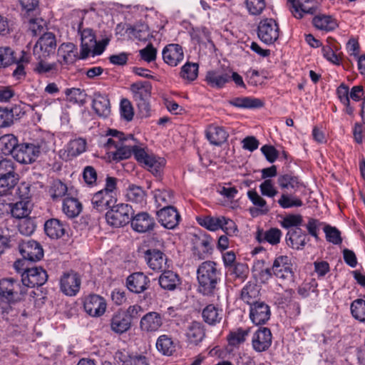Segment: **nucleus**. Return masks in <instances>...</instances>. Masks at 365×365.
<instances>
[{
	"label": "nucleus",
	"instance_id": "obj_20",
	"mask_svg": "<svg viewBox=\"0 0 365 365\" xmlns=\"http://www.w3.org/2000/svg\"><path fill=\"white\" fill-rule=\"evenodd\" d=\"M130 319L123 310L116 312L110 319V328L116 334H123L131 327Z\"/></svg>",
	"mask_w": 365,
	"mask_h": 365
},
{
	"label": "nucleus",
	"instance_id": "obj_64",
	"mask_svg": "<svg viewBox=\"0 0 365 365\" xmlns=\"http://www.w3.org/2000/svg\"><path fill=\"white\" fill-rule=\"evenodd\" d=\"M11 160L4 159L0 161V177L17 175Z\"/></svg>",
	"mask_w": 365,
	"mask_h": 365
},
{
	"label": "nucleus",
	"instance_id": "obj_38",
	"mask_svg": "<svg viewBox=\"0 0 365 365\" xmlns=\"http://www.w3.org/2000/svg\"><path fill=\"white\" fill-rule=\"evenodd\" d=\"M312 22L317 29L326 31H333L337 26L336 21L331 16H316Z\"/></svg>",
	"mask_w": 365,
	"mask_h": 365
},
{
	"label": "nucleus",
	"instance_id": "obj_33",
	"mask_svg": "<svg viewBox=\"0 0 365 365\" xmlns=\"http://www.w3.org/2000/svg\"><path fill=\"white\" fill-rule=\"evenodd\" d=\"M36 46L43 52L44 56H49L53 53L56 47L55 35L51 32L45 33L37 41Z\"/></svg>",
	"mask_w": 365,
	"mask_h": 365
},
{
	"label": "nucleus",
	"instance_id": "obj_7",
	"mask_svg": "<svg viewBox=\"0 0 365 365\" xmlns=\"http://www.w3.org/2000/svg\"><path fill=\"white\" fill-rule=\"evenodd\" d=\"M292 264L291 259L287 256H279L277 257L272 267L273 274L282 279L292 280L294 277V272L292 271Z\"/></svg>",
	"mask_w": 365,
	"mask_h": 365
},
{
	"label": "nucleus",
	"instance_id": "obj_42",
	"mask_svg": "<svg viewBox=\"0 0 365 365\" xmlns=\"http://www.w3.org/2000/svg\"><path fill=\"white\" fill-rule=\"evenodd\" d=\"M24 19L39 15L38 0H20Z\"/></svg>",
	"mask_w": 365,
	"mask_h": 365
},
{
	"label": "nucleus",
	"instance_id": "obj_4",
	"mask_svg": "<svg viewBox=\"0 0 365 365\" xmlns=\"http://www.w3.org/2000/svg\"><path fill=\"white\" fill-rule=\"evenodd\" d=\"M279 35V25L274 19L267 18L260 21L257 27V36L262 42L272 44L278 39Z\"/></svg>",
	"mask_w": 365,
	"mask_h": 365
},
{
	"label": "nucleus",
	"instance_id": "obj_58",
	"mask_svg": "<svg viewBox=\"0 0 365 365\" xmlns=\"http://www.w3.org/2000/svg\"><path fill=\"white\" fill-rule=\"evenodd\" d=\"M302 221L303 219L301 215L289 214L284 217L281 225L283 227L290 230L293 228L292 227H298L299 225H302Z\"/></svg>",
	"mask_w": 365,
	"mask_h": 365
},
{
	"label": "nucleus",
	"instance_id": "obj_29",
	"mask_svg": "<svg viewBox=\"0 0 365 365\" xmlns=\"http://www.w3.org/2000/svg\"><path fill=\"white\" fill-rule=\"evenodd\" d=\"M135 101L140 100H150L151 96L152 86L148 81H138L130 86Z\"/></svg>",
	"mask_w": 365,
	"mask_h": 365
},
{
	"label": "nucleus",
	"instance_id": "obj_53",
	"mask_svg": "<svg viewBox=\"0 0 365 365\" xmlns=\"http://www.w3.org/2000/svg\"><path fill=\"white\" fill-rule=\"evenodd\" d=\"M249 331V329L243 330L242 329L240 328L236 331L231 332L227 337L229 344L232 346H237L244 342L245 340V336H247Z\"/></svg>",
	"mask_w": 365,
	"mask_h": 365
},
{
	"label": "nucleus",
	"instance_id": "obj_54",
	"mask_svg": "<svg viewBox=\"0 0 365 365\" xmlns=\"http://www.w3.org/2000/svg\"><path fill=\"white\" fill-rule=\"evenodd\" d=\"M14 62V51L9 47L0 48V67H6Z\"/></svg>",
	"mask_w": 365,
	"mask_h": 365
},
{
	"label": "nucleus",
	"instance_id": "obj_19",
	"mask_svg": "<svg viewBox=\"0 0 365 365\" xmlns=\"http://www.w3.org/2000/svg\"><path fill=\"white\" fill-rule=\"evenodd\" d=\"M163 58L168 65L176 66L184 58L182 46L179 44L168 45L163 51Z\"/></svg>",
	"mask_w": 365,
	"mask_h": 365
},
{
	"label": "nucleus",
	"instance_id": "obj_11",
	"mask_svg": "<svg viewBox=\"0 0 365 365\" xmlns=\"http://www.w3.org/2000/svg\"><path fill=\"white\" fill-rule=\"evenodd\" d=\"M84 309L91 317L103 315L106 309L105 299L97 294L89 295L84 302Z\"/></svg>",
	"mask_w": 365,
	"mask_h": 365
},
{
	"label": "nucleus",
	"instance_id": "obj_57",
	"mask_svg": "<svg viewBox=\"0 0 365 365\" xmlns=\"http://www.w3.org/2000/svg\"><path fill=\"white\" fill-rule=\"evenodd\" d=\"M29 23V30L34 36L39 35L43 29L45 25L43 20L37 16H30L26 18Z\"/></svg>",
	"mask_w": 365,
	"mask_h": 365
},
{
	"label": "nucleus",
	"instance_id": "obj_14",
	"mask_svg": "<svg viewBox=\"0 0 365 365\" xmlns=\"http://www.w3.org/2000/svg\"><path fill=\"white\" fill-rule=\"evenodd\" d=\"M149 284V278L140 272L130 274L126 279L128 289L130 292L136 294L142 293L146 290Z\"/></svg>",
	"mask_w": 365,
	"mask_h": 365
},
{
	"label": "nucleus",
	"instance_id": "obj_46",
	"mask_svg": "<svg viewBox=\"0 0 365 365\" xmlns=\"http://www.w3.org/2000/svg\"><path fill=\"white\" fill-rule=\"evenodd\" d=\"M65 94L68 97L71 102L78 103L81 106H83L86 103V93L80 88H67L65 91Z\"/></svg>",
	"mask_w": 365,
	"mask_h": 365
},
{
	"label": "nucleus",
	"instance_id": "obj_37",
	"mask_svg": "<svg viewBox=\"0 0 365 365\" xmlns=\"http://www.w3.org/2000/svg\"><path fill=\"white\" fill-rule=\"evenodd\" d=\"M229 103L235 107L243 108H257L264 106L263 101L260 99L250 97L235 98Z\"/></svg>",
	"mask_w": 365,
	"mask_h": 365
},
{
	"label": "nucleus",
	"instance_id": "obj_56",
	"mask_svg": "<svg viewBox=\"0 0 365 365\" xmlns=\"http://www.w3.org/2000/svg\"><path fill=\"white\" fill-rule=\"evenodd\" d=\"M154 197L159 207H164L172 202L173 195L169 190H157L155 191Z\"/></svg>",
	"mask_w": 365,
	"mask_h": 365
},
{
	"label": "nucleus",
	"instance_id": "obj_48",
	"mask_svg": "<svg viewBox=\"0 0 365 365\" xmlns=\"http://www.w3.org/2000/svg\"><path fill=\"white\" fill-rule=\"evenodd\" d=\"M287 1L292 4V9L291 11L297 19L302 18L303 13L313 14L317 11V7H307L302 4H296L295 0H288Z\"/></svg>",
	"mask_w": 365,
	"mask_h": 365
},
{
	"label": "nucleus",
	"instance_id": "obj_1",
	"mask_svg": "<svg viewBox=\"0 0 365 365\" xmlns=\"http://www.w3.org/2000/svg\"><path fill=\"white\" fill-rule=\"evenodd\" d=\"M213 261H205L201 263L197 270L198 291L205 296H213L218 289L220 282V272Z\"/></svg>",
	"mask_w": 365,
	"mask_h": 365
},
{
	"label": "nucleus",
	"instance_id": "obj_23",
	"mask_svg": "<svg viewBox=\"0 0 365 365\" xmlns=\"http://www.w3.org/2000/svg\"><path fill=\"white\" fill-rule=\"evenodd\" d=\"M185 334L190 344L197 345L205 336L204 325L200 322L193 321L187 325Z\"/></svg>",
	"mask_w": 365,
	"mask_h": 365
},
{
	"label": "nucleus",
	"instance_id": "obj_18",
	"mask_svg": "<svg viewBox=\"0 0 365 365\" xmlns=\"http://www.w3.org/2000/svg\"><path fill=\"white\" fill-rule=\"evenodd\" d=\"M272 343V334L269 329L267 327L259 328L254 334L252 338V346L257 351H266Z\"/></svg>",
	"mask_w": 365,
	"mask_h": 365
},
{
	"label": "nucleus",
	"instance_id": "obj_2",
	"mask_svg": "<svg viewBox=\"0 0 365 365\" xmlns=\"http://www.w3.org/2000/svg\"><path fill=\"white\" fill-rule=\"evenodd\" d=\"M134 215L132 207L128 204L113 205L106 214V219L110 225L115 227H123L130 222Z\"/></svg>",
	"mask_w": 365,
	"mask_h": 365
},
{
	"label": "nucleus",
	"instance_id": "obj_21",
	"mask_svg": "<svg viewBox=\"0 0 365 365\" xmlns=\"http://www.w3.org/2000/svg\"><path fill=\"white\" fill-rule=\"evenodd\" d=\"M116 198L113 195H109L102 190L95 193L91 199L93 207L101 212L110 209L113 205L116 203Z\"/></svg>",
	"mask_w": 365,
	"mask_h": 365
},
{
	"label": "nucleus",
	"instance_id": "obj_13",
	"mask_svg": "<svg viewBox=\"0 0 365 365\" xmlns=\"http://www.w3.org/2000/svg\"><path fill=\"white\" fill-rule=\"evenodd\" d=\"M163 317L157 312H150L140 319V328L143 331L151 333L157 331L163 325Z\"/></svg>",
	"mask_w": 365,
	"mask_h": 365
},
{
	"label": "nucleus",
	"instance_id": "obj_10",
	"mask_svg": "<svg viewBox=\"0 0 365 365\" xmlns=\"http://www.w3.org/2000/svg\"><path fill=\"white\" fill-rule=\"evenodd\" d=\"M61 290L68 296H74L79 291L81 278L73 271L64 273L60 282Z\"/></svg>",
	"mask_w": 365,
	"mask_h": 365
},
{
	"label": "nucleus",
	"instance_id": "obj_17",
	"mask_svg": "<svg viewBox=\"0 0 365 365\" xmlns=\"http://www.w3.org/2000/svg\"><path fill=\"white\" fill-rule=\"evenodd\" d=\"M81 24L79 25L78 32L81 34V59H86L91 52V48L96 43V35L91 29H81Z\"/></svg>",
	"mask_w": 365,
	"mask_h": 365
},
{
	"label": "nucleus",
	"instance_id": "obj_6",
	"mask_svg": "<svg viewBox=\"0 0 365 365\" xmlns=\"http://www.w3.org/2000/svg\"><path fill=\"white\" fill-rule=\"evenodd\" d=\"M47 280V272L41 267H30V269H26L24 274H21V282L24 287H41Z\"/></svg>",
	"mask_w": 365,
	"mask_h": 365
},
{
	"label": "nucleus",
	"instance_id": "obj_8",
	"mask_svg": "<svg viewBox=\"0 0 365 365\" xmlns=\"http://www.w3.org/2000/svg\"><path fill=\"white\" fill-rule=\"evenodd\" d=\"M19 250L23 258L28 259V261L36 262L43 256L41 245L34 240L22 241L19 244Z\"/></svg>",
	"mask_w": 365,
	"mask_h": 365
},
{
	"label": "nucleus",
	"instance_id": "obj_44",
	"mask_svg": "<svg viewBox=\"0 0 365 365\" xmlns=\"http://www.w3.org/2000/svg\"><path fill=\"white\" fill-rule=\"evenodd\" d=\"M277 202L284 209L301 207L303 205L302 201L299 198L292 196L288 194V192L282 194Z\"/></svg>",
	"mask_w": 365,
	"mask_h": 365
},
{
	"label": "nucleus",
	"instance_id": "obj_41",
	"mask_svg": "<svg viewBox=\"0 0 365 365\" xmlns=\"http://www.w3.org/2000/svg\"><path fill=\"white\" fill-rule=\"evenodd\" d=\"M145 165L153 175L160 178L165 165V160L162 158H156L155 156L152 155L148 158V160H147Z\"/></svg>",
	"mask_w": 365,
	"mask_h": 365
},
{
	"label": "nucleus",
	"instance_id": "obj_12",
	"mask_svg": "<svg viewBox=\"0 0 365 365\" xmlns=\"http://www.w3.org/2000/svg\"><path fill=\"white\" fill-rule=\"evenodd\" d=\"M231 78V70L228 68H217L207 73L205 80L212 87L222 88Z\"/></svg>",
	"mask_w": 365,
	"mask_h": 365
},
{
	"label": "nucleus",
	"instance_id": "obj_36",
	"mask_svg": "<svg viewBox=\"0 0 365 365\" xmlns=\"http://www.w3.org/2000/svg\"><path fill=\"white\" fill-rule=\"evenodd\" d=\"M156 348L158 351L165 356H171L175 351V345L168 335H160L156 341Z\"/></svg>",
	"mask_w": 365,
	"mask_h": 365
},
{
	"label": "nucleus",
	"instance_id": "obj_61",
	"mask_svg": "<svg viewBox=\"0 0 365 365\" xmlns=\"http://www.w3.org/2000/svg\"><path fill=\"white\" fill-rule=\"evenodd\" d=\"M282 232L279 229L272 227L264 232V240L272 245H277L280 242Z\"/></svg>",
	"mask_w": 365,
	"mask_h": 365
},
{
	"label": "nucleus",
	"instance_id": "obj_25",
	"mask_svg": "<svg viewBox=\"0 0 365 365\" xmlns=\"http://www.w3.org/2000/svg\"><path fill=\"white\" fill-rule=\"evenodd\" d=\"M159 284L163 289L173 291L181 284V281L177 273L167 270L159 277Z\"/></svg>",
	"mask_w": 365,
	"mask_h": 365
},
{
	"label": "nucleus",
	"instance_id": "obj_32",
	"mask_svg": "<svg viewBox=\"0 0 365 365\" xmlns=\"http://www.w3.org/2000/svg\"><path fill=\"white\" fill-rule=\"evenodd\" d=\"M206 137L211 144L220 145L227 140L228 134L222 127L210 126L206 131Z\"/></svg>",
	"mask_w": 365,
	"mask_h": 365
},
{
	"label": "nucleus",
	"instance_id": "obj_3",
	"mask_svg": "<svg viewBox=\"0 0 365 365\" xmlns=\"http://www.w3.org/2000/svg\"><path fill=\"white\" fill-rule=\"evenodd\" d=\"M26 293V288L21 286L14 278H4L0 280V297L9 302L21 300Z\"/></svg>",
	"mask_w": 365,
	"mask_h": 365
},
{
	"label": "nucleus",
	"instance_id": "obj_27",
	"mask_svg": "<svg viewBox=\"0 0 365 365\" xmlns=\"http://www.w3.org/2000/svg\"><path fill=\"white\" fill-rule=\"evenodd\" d=\"M6 205L9 207L11 215L19 220L29 217L33 206L30 200H20Z\"/></svg>",
	"mask_w": 365,
	"mask_h": 365
},
{
	"label": "nucleus",
	"instance_id": "obj_28",
	"mask_svg": "<svg viewBox=\"0 0 365 365\" xmlns=\"http://www.w3.org/2000/svg\"><path fill=\"white\" fill-rule=\"evenodd\" d=\"M249 199L256 207H250V212L252 216L265 215L269 212L266 201L254 190L247 192Z\"/></svg>",
	"mask_w": 365,
	"mask_h": 365
},
{
	"label": "nucleus",
	"instance_id": "obj_35",
	"mask_svg": "<svg viewBox=\"0 0 365 365\" xmlns=\"http://www.w3.org/2000/svg\"><path fill=\"white\" fill-rule=\"evenodd\" d=\"M19 145L18 140L12 134H6L0 137V150L4 155L14 154V150Z\"/></svg>",
	"mask_w": 365,
	"mask_h": 365
},
{
	"label": "nucleus",
	"instance_id": "obj_31",
	"mask_svg": "<svg viewBox=\"0 0 365 365\" xmlns=\"http://www.w3.org/2000/svg\"><path fill=\"white\" fill-rule=\"evenodd\" d=\"M93 108L99 116H108L110 112V101L106 96L99 93L94 94Z\"/></svg>",
	"mask_w": 365,
	"mask_h": 365
},
{
	"label": "nucleus",
	"instance_id": "obj_45",
	"mask_svg": "<svg viewBox=\"0 0 365 365\" xmlns=\"http://www.w3.org/2000/svg\"><path fill=\"white\" fill-rule=\"evenodd\" d=\"M352 316L360 322H365V300L357 299L351 304Z\"/></svg>",
	"mask_w": 365,
	"mask_h": 365
},
{
	"label": "nucleus",
	"instance_id": "obj_52",
	"mask_svg": "<svg viewBox=\"0 0 365 365\" xmlns=\"http://www.w3.org/2000/svg\"><path fill=\"white\" fill-rule=\"evenodd\" d=\"M324 231L326 234V238L327 241L334 245H339L342 242L341 232L336 227H331L330 225H325L324 227Z\"/></svg>",
	"mask_w": 365,
	"mask_h": 365
},
{
	"label": "nucleus",
	"instance_id": "obj_22",
	"mask_svg": "<svg viewBox=\"0 0 365 365\" xmlns=\"http://www.w3.org/2000/svg\"><path fill=\"white\" fill-rule=\"evenodd\" d=\"M286 241L289 247L300 250L307 243V235L299 227L291 228L287 234Z\"/></svg>",
	"mask_w": 365,
	"mask_h": 365
},
{
	"label": "nucleus",
	"instance_id": "obj_50",
	"mask_svg": "<svg viewBox=\"0 0 365 365\" xmlns=\"http://www.w3.org/2000/svg\"><path fill=\"white\" fill-rule=\"evenodd\" d=\"M36 227L34 220L26 217L21 220L18 225L19 231L21 234L30 236L34 233Z\"/></svg>",
	"mask_w": 365,
	"mask_h": 365
},
{
	"label": "nucleus",
	"instance_id": "obj_5",
	"mask_svg": "<svg viewBox=\"0 0 365 365\" xmlns=\"http://www.w3.org/2000/svg\"><path fill=\"white\" fill-rule=\"evenodd\" d=\"M41 153L39 145L33 143L19 144L14 150V158L22 164H30L34 162Z\"/></svg>",
	"mask_w": 365,
	"mask_h": 365
},
{
	"label": "nucleus",
	"instance_id": "obj_62",
	"mask_svg": "<svg viewBox=\"0 0 365 365\" xmlns=\"http://www.w3.org/2000/svg\"><path fill=\"white\" fill-rule=\"evenodd\" d=\"M139 53L143 60L150 63L155 60L157 50L153 47L152 43H148L145 48L140 50Z\"/></svg>",
	"mask_w": 365,
	"mask_h": 365
},
{
	"label": "nucleus",
	"instance_id": "obj_47",
	"mask_svg": "<svg viewBox=\"0 0 365 365\" xmlns=\"http://www.w3.org/2000/svg\"><path fill=\"white\" fill-rule=\"evenodd\" d=\"M68 188L66 184L60 180H55L53 181L50 189L49 193L53 200L62 197L67 192Z\"/></svg>",
	"mask_w": 365,
	"mask_h": 365
},
{
	"label": "nucleus",
	"instance_id": "obj_51",
	"mask_svg": "<svg viewBox=\"0 0 365 365\" xmlns=\"http://www.w3.org/2000/svg\"><path fill=\"white\" fill-rule=\"evenodd\" d=\"M86 142L82 138L71 140L68 145V153L71 156H77L86 150Z\"/></svg>",
	"mask_w": 365,
	"mask_h": 365
},
{
	"label": "nucleus",
	"instance_id": "obj_40",
	"mask_svg": "<svg viewBox=\"0 0 365 365\" xmlns=\"http://www.w3.org/2000/svg\"><path fill=\"white\" fill-rule=\"evenodd\" d=\"M81 208V204L76 198L67 197L63 201V211L70 218L78 215Z\"/></svg>",
	"mask_w": 365,
	"mask_h": 365
},
{
	"label": "nucleus",
	"instance_id": "obj_34",
	"mask_svg": "<svg viewBox=\"0 0 365 365\" xmlns=\"http://www.w3.org/2000/svg\"><path fill=\"white\" fill-rule=\"evenodd\" d=\"M125 141H122L120 143L115 144L116 150L109 153V157L113 161L119 162L125 159H128L132 155L131 144H125Z\"/></svg>",
	"mask_w": 365,
	"mask_h": 365
},
{
	"label": "nucleus",
	"instance_id": "obj_30",
	"mask_svg": "<svg viewBox=\"0 0 365 365\" xmlns=\"http://www.w3.org/2000/svg\"><path fill=\"white\" fill-rule=\"evenodd\" d=\"M277 182L281 189L286 190L287 192L288 191L290 192H295L303 185V183L299 181V178L292 173L279 175Z\"/></svg>",
	"mask_w": 365,
	"mask_h": 365
},
{
	"label": "nucleus",
	"instance_id": "obj_9",
	"mask_svg": "<svg viewBox=\"0 0 365 365\" xmlns=\"http://www.w3.org/2000/svg\"><path fill=\"white\" fill-rule=\"evenodd\" d=\"M158 222L167 229H173L179 223L180 215L171 205H166L157 212Z\"/></svg>",
	"mask_w": 365,
	"mask_h": 365
},
{
	"label": "nucleus",
	"instance_id": "obj_55",
	"mask_svg": "<svg viewBox=\"0 0 365 365\" xmlns=\"http://www.w3.org/2000/svg\"><path fill=\"white\" fill-rule=\"evenodd\" d=\"M247 8L252 15H259L266 6L264 0H246Z\"/></svg>",
	"mask_w": 365,
	"mask_h": 365
},
{
	"label": "nucleus",
	"instance_id": "obj_59",
	"mask_svg": "<svg viewBox=\"0 0 365 365\" xmlns=\"http://www.w3.org/2000/svg\"><path fill=\"white\" fill-rule=\"evenodd\" d=\"M227 269V274L232 277V279L244 278L245 277V272L247 270V267L242 263L235 264Z\"/></svg>",
	"mask_w": 365,
	"mask_h": 365
},
{
	"label": "nucleus",
	"instance_id": "obj_24",
	"mask_svg": "<svg viewBox=\"0 0 365 365\" xmlns=\"http://www.w3.org/2000/svg\"><path fill=\"white\" fill-rule=\"evenodd\" d=\"M44 231L47 236L51 239H59L62 237L66 232V225L63 224L59 220L52 218L46 221L44 224Z\"/></svg>",
	"mask_w": 365,
	"mask_h": 365
},
{
	"label": "nucleus",
	"instance_id": "obj_16",
	"mask_svg": "<svg viewBox=\"0 0 365 365\" xmlns=\"http://www.w3.org/2000/svg\"><path fill=\"white\" fill-rule=\"evenodd\" d=\"M130 222L133 229L140 233L153 230L155 225L154 219L145 212L133 215Z\"/></svg>",
	"mask_w": 365,
	"mask_h": 365
},
{
	"label": "nucleus",
	"instance_id": "obj_26",
	"mask_svg": "<svg viewBox=\"0 0 365 365\" xmlns=\"http://www.w3.org/2000/svg\"><path fill=\"white\" fill-rule=\"evenodd\" d=\"M144 258L148 266L153 270L161 269L165 264V255L158 250H148L145 252Z\"/></svg>",
	"mask_w": 365,
	"mask_h": 365
},
{
	"label": "nucleus",
	"instance_id": "obj_43",
	"mask_svg": "<svg viewBox=\"0 0 365 365\" xmlns=\"http://www.w3.org/2000/svg\"><path fill=\"white\" fill-rule=\"evenodd\" d=\"M19 181V175L0 177V195L8 194L11 189H14Z\"/></svg>",
	"mask_w": 365,
	"mask_h": 365
},
{
	"label": "nucleus",
	"instance_id": "obj_15",
	"mask_svg": "<svg viewBox=\"0 0 365 365\" xmlns=\"http://www.w3.org/2000/svg\"><path fill=\"white\" fill-rule=\"evenodd\" d=\"M250 319L257 325L265 324L270 317L269 307L263 302H255L250 307Z\"/></svg>",
	"mask_w": 365,
	"mask_h": 365
},
{
	"label": "nucleus",
	"instance_id": "obj_49",
	"mask_svg": "<svg viewBox=\"0 0 365 365\" xmlns=\"http://www.w3.org/2000/svg\"><path fill=\"white\" fill-rule=\"evenodd\" d=\"M198 64L195 63H187L181 69L180 76L187 81H194L197 77Z\"/></svg>",
	"mask_w": 365,
	"mask_h": 365
},
{
	"label": "nucleus",
	"instance_id": "obj_63",
	"mask_svg": "<svg viewBox=\"0 0 365 365\" xmlns=\"http://www.w3.org/2000/svg\"><path fill=\"white\" fill-rule=\"evenodd\" d=\"M120 114L127 121H130L133 118V108L128 99L123 98L120 101Z\"/></svg>",
	"mask_w": 365,
	"mask_h": 365
},
{
	"label": "nucleus",
	"instance_id": "obj_39",
	"mask_svg": "<svg viewBox=\"0 0 365 365\" xmlns=\"http://www.w3.org/2000/svg\"><path fill=\"white\" fill-rule=\"evenodd\" d=\"M221 312L214 304H209L202 310V315L206 323L214 325L222 319Z\"/></svg>",
	"mask_w": 365,
	"mask_h": 365
},
{
	"label": "nucleus",
	"instance_id": "obj_60",
	"mask_svg": "<svg viewBox=\"0 0 365 365\" xmlns=\"http://www.w3.org/2000/svg\"><path fill=\"white\" fill-rule=\"evenodd\" d=\"M221 219L222 217H214L208 216L204 217L202 221L200 222V224L211 231H215L220 229V227H222V220H221Z\"/></svg>",
	"mask_w": 365,
	"mask_h": 365
}]
</instances>
